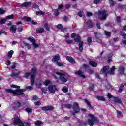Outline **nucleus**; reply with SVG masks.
Wrapping results in <instances>:
<instances>
[{
  "label": "nucleus",
  "mask_w": 126,
  "mask_h": 126,
  "mask_svg": "<svg viewBox=\"0 0 126 126\" xmlns=\"http://www.w3.org/2000/svg\"><path fill=\"white\" fill-rule=\"evenodd\" d=\"M89 64L93 67H96L97 66V63L94 61H90Z\"/></svg>",
  "instance_id": "nucleus-21"
},
{
  "label": "nucleus",
  "mask_w": 126,
  "mask_h": 126,
  "mask_svg": "<svg viewBox=\"0 0 126 126\" xmlns=\"http://www.w3.org/2000/svg\"><path fill=\"white\" fill-rule=\"evenodd\" d=\"M30 5H31V2H26L21 4V7H27Z\"/></svg>",
  "instance_id": "nucleus-15"
},
{
  "label": "nucleus",
  "mask_w": 126,
  "mask_h": 126,
  "mask_svg": "<svg viewBox=\"0 0 126 126\" xmlns=\"http://www.w3.org/2000/svg\"><path fill=\"white\" fill-rule=\"evenodd\" d=\"M97 99L99 100V101H105V97L104 96H99L97 97Z\"/></svg>",
  "instance_id": "nucleus-35"
},
{
  "label": "nucleus",
  "mask_w": 126,
  "mask_h": 126,
  "mask_svg": "<svg viewBox=\"0 0 126 126\" xmlns=\"http://www.w3.org/2000/svg\"><path fill=\"white\" fill-rule=\"evenodd\" d=\"M26 89H28V90H33V87L28 86L26 88Z\"/></svg>",
  "instance_id": "nucleus-54"
},
{
  "label": "nucleus",
  "mask_w": 126,
  "mask_h": 126,
  "mask_svg": "<svg viewBox=\"0 0 126 126\" xmlns=\"http://www.w3.org/2000/svg\"><path fill=\"white\" fill-rule=\"evenodd\" d=\"M71 37L74 38L75 42L78 43L80 41V36L75 33H72L71 35Z\"/></svg>",
  "instance_id": "nucleus-9"
},
{
  "label": "nucleus",
  "mask_w": 126,
  "mask_h": 126,
  "mask_svg": "<svg viewBox=\"0 0 126 126\" xmlns=\"http://www.w3.org/2000/svg\"><path fill=\"white\" fill-rule=\"evenodd\" d=\"M113 99L115 103H117L118 104H122V101H121V99L118 98V97H114Z\"/></svg>",
  "instance_id": "nucleus-20"
},
{
  "label": "nucleus",
  "mask_w": 126,
  "mask_h": 126,
  "mask_svg": "<svg viewBox=\"0 0 126 126\" xmlns=\"http://www.w3.org/2000/svg\"><path fill=\"white\" fill-rule=\"evenodd\" d=\"M124 86H125V85H123V84H121L120 85V87L118 90L119 93H121V92H123V89H124Z\"/></svg>",
  "instance_id": "nucleus-25"
},
{
  "label": "nucleus",
  "mask_w": 126,
  "mask_h": 126,
  "mask_svg": "<svg viewBox=\"0 0 126 126\" xmlns=\"http://www.w3.org/2000/svg\"><path fill=\"white\" fill-rule=\"evenodd\" d=\"M41 109L42 111H51V110H54V108L53 106L51 105H48L44 107H42Z\"/></svg>",
  "instance_id": "nucleus-10"
},
{
  "label": "nucleus",
  "mask_w": 126,
  "mask_h": 126,
  "mask_svg": "<svg viewBox=\"0 0 126 126\" xmlns=\"http://www.w3.org/2000/svg\"><path fill=\"white\" fill-rule=\"evenodd\" d=\"M25 110L26 111V112H27L28 114H29L30 113H32V112H33V109H32V108H26Z\"/></svg>",
  "instance_id": "nucleus-31"
},
{
  "label": "nucleus",
  "mask_w": 126,
  "mask_h": 126,
  "mask_svg": "<svg viewBox=\"0 0 126 126\" xmlns=\"http://www.w3.org/2000/svg\"><path fill=\"white\" fill-rule=\"evenodd\" d=\"M2 34H4V35H6L7 34L6 32L3 31H0V35H1Z\"/></svg>",
  "instance_id": "nucleus-56"
},
{
  "label": "nucleus",
  "mask_w": 126,
  "mask_h": 126,
  "mask_svg": "<svg viewBox=\"0 0 126 126\" xmlns=\"http://www.w3.org/2000/svg\"><path fill=\"white\" fill-rule=\"evenodd\" d=\"M16 25H12L11 26L10 30L12 32V33H16Z\"/></svg>",
  "instance_id": "nucleus-18"
},
{
  "label": "nucleus",
  "mask_w": 126,
  "mask_h": 126,
  "mask_svg": "<svg viewBox=\"0 0 126 126\" xmlns=\"http://www.w3.org/2000/svg\"><path fill=\"white\" fill-rule=\"evenodd\" d=\"M96 26H97L98 29H101V27H100V23L99 22H97L96 23Z\"/></svg>",
  "instance_id": "nucleus-63"
},
{
  "label": "nucleus",
  "mask_w": 126,
  "mask_h": 126,
  "mask_svg": "<svg viewBox=\"0 0 126 126\" xmlns=\"http://www.w3.org/2000/svg\"><path fill=\"white\" fill-rule=\"evenodd\" d=\"M59 10H58V9H55L54 10V15L58 16V15H59Z\"/></svg>",
  "instance_id": "nucleus-46"
},
{
  "label": "nucleus",
  "mask_w": 126,
  "mask_h": 126,
  "mask_svg": "<svg viewBox=\"0 0 126 126\" xmlns=\"http://www.w3.org/2000/svg\"><path fill=\"white\" fill-rule=\"evenodd\" d=\"M56 64L58 65V66H63V63L60 62H57L56 63Z\"/></svg>",
  "instance_id": "nucleus-42"
},
{
  "label": "nucleus",
  "mask_w": 126,
  "mask_h": 126,
  "mask_svg": "<svg viewBox=\"0 0 126 126\" xmlns=\"http://www.w3.org/2000/svg\"><path fill=\"white\" fill-rule=\"evenodd\" d=\"M73 109L75 114H77V113H78L80 111L79 107H78V103L76 102L74 103Z\"/></svg>",
  "instance_id": "nucleus-11"
},
{
  "label": "nucleus",
  "mask_w": 126,
  "mask_h": 126,
  "mask_svg": "<svg viewBox=\"0 0 126 126\" xmlns=\"http://www.w3.org/2000/svg\"><path fill=\"white\" fill-rule=\"evenodd\" d=\"M26 89H17L16 90H13L10 89H6V91L8 93H12L14 95H22L23 94V92L25 91Z\"/></svg>",
  "instance_id": "nucleus-3"
},
{
  "label": "nucleus",
  "mask_w": 126,
  "mask_h": 126,
  "mask_svg": "<svg viewBox=\"0 0 126 126\" xmlns=\"http://www.w3.org/2000/svg\"><path fill=\"white\" fill-rule=\"evenodd\" d=\"M92 41V38H91V37H88L87 39V42L88 43H91Z\"/></svg>",
  "instance_id": "nucleus-61"
},
{
  "label": "nucleus",
  "mask_w": 126,
  "mask_h": 126,
  "mask_svg": "<svg viewBox=\"0 0 126 126\" xmlns=\"http://www.w3.org/2000/svg\"><path fill=\"white\" fill-rule=\"evenodd\" d=\"M37 100H38V96L34 95L32 97L33 101H37Z\"/></svg>",
  "instance_id": "nucleus-53"
},
{
  "label": "nucleus",
  "mask_w": 126,
  "mask_h": 126,
  "mask_svg": "<svg viewBox=\"0 0 126 126\" xmlns=\"http://www.w3.org/2000/svg\"><path fill=\"white\" fill-rule=\"evenodd\" d=\"M44 31H45V30L44 29V28H39V29L36 30V32L37 33H43V32H44Z\"/></svg>",
  "instance_id": "nucleus-28"
},
{
  "label": "nucleus",
  "mask_w": 126,
  "mask_h": 126,
  "mask_svg": "<svg viewBox=\"0 0 126 126\" xmlns=\"http://www.w3.org/2000/svg\"><path fill=\"white\" fill-rule=\"evenodd\" d=\"M57 28H58V29H63V25H62L61 24H59L57 26Z\"/></svg>",
  "instance_id": "nucleus-47"
},
{
  "label": "nucleus",
  "mask_w": 126,
  "mask_h": 126,
  "mask_svg": "<svg viewBox=\"0 0 126 126\" xmlns=\"http://www.w3.org/2000/svg\"><path fill=\"white\" fill-rule=\"evenodd\" d=\"M110 69V67L109 66H106L105 67H104L100 71L101 74H104V73H106V74H108V73H109L111 75H113V74H115V66H113L109 71V69Z\"/></svg>",
  "instance_id": "nucleus-2"
},
{
  "label": "nucleus",
  "mask_w": 126,
  "mask_h": 126,
  "mask_svg": "<svg viewBox=\"0 0 126 126\" xmlns=\"http://www.w3.org/2000/svg\"><path fill=\"white\" fill-rule=\"evenodd\" d=\"M104 32L106 36H110V35H111V33L109 32H107L105 31Z\"/></svg>",
  "instance_id": "nucleus-59"
},
{
  "label": "nucleus",
  "mask_w": 126,
  "mask_h": 126,
  "mask_svg": "<svg viewBox=\"0 0 126 126\" xmlns=\"http://www.w3.org/2000/svg\"><path fill=\"white\" fill-rule=\"evenodd\" d=\"M54 76L55 78H59L62 82H66L68 80L67 77L64 74V71H63L56 72L54 74Z\"/></svg>",
  "instance_id": "nucleus-1"
},
{
  "label": "nucleus",
  "mask_w": 126,
  "mask_h": 126,
  "mask_svg": "<svg viewBox=\"0 0 126 126\" xmlns=\"http://www.w3.org/2000/svg\"><path fill=\"white\" fill-rule=\"evenodd\" d=\"M93 88H94V84H92L90 85V90H93Z\"/></svg>",
  "instance_id": "nucleus-55"
},
{
  "label": "nucleus",
  "mask_w": 126,
  "mask_h": 126,
  "mask_svg": "<svg viewBox=\"0 0 126 126\" xmlns=\"http://www.w3.org/2000/svg\"><path fill=\"white\" fill-rule=\"evenodd\" d=\"M14 125H18L19 126H24V124L21 122V120H20L18 117L14 118Z\"/></svg>",
  "instance_id": "nucleus-7"
},
{
  "label": "nucleus",
  "mask_w": 126,
  "mask_h": 126,
  "mask_svg": "<svg viewBox=\"0 0 126 126\" xmlns=\"http://www.w3.org/2000/svg\"><path fill=\"white\" fill-rule=\"evenodd\" d=\"M28 40H29V41H30V42H32V44L33 43H34L35 42H36V41L35 40V39L34 38H33L32 37H30L28 38Z\"/></svg>",
  "instance_id": "nucleus-29"
},
{
  "label": "nucleus",
  "mask_w": 126,
  "mask_h": 126,
  "mask_svg": "<svg viewBox=\"0 0 126 126\" xmlns=\"http://www.w3.org/2000/svg\"><path fill=\"white\" fill-rule=\"evenodd\" d=\"M34 104H35V106H40V105H41V104H42V102L40 101H38L37 102H34Z\"/></svg>",
  "instance_id": "nucleus-48"
},
{
  "label": "nucleus",
  "mask_w": 126,
  "mask_h": 126,
  "mask_svg": "<svg viewBox=\"0 0 126 126\" xmlns=\"http://www.w3.org/2000/svg\"><path fill=\"white\" fill-rule=\"evenodd\" d=\"M14 51L13 50H10L8 53L7 56L8 58H12V55H13Z\"/></svg>",
  "instance_id": "nucleus-24"
},
{
  "label": "nucleus",
  "mask_w": 126,
  "mask_h": 126,
  "mask_svg": "<svg viewBox=\"0 0 126 126\" xmlns=\"http://www.w3.org/2000/svg\"><path fill=\"white\" fill-rule=\"evenodd\" d=\"M44 27H45V29H46V30H47V31H49L50 30V25H49L48 24V23H45L44 24Z\"/></svg>",
  "instance_id": "nucleus-32"
},
{
  "label": "nucleus",
  "mask_w": 126,
  "mask_h": 126,
  "mask_svg": "<svg viewBox=\"0 0 126 126\" xmlns=\"http://www.w3.org/2000/svg\"><path fill=\"white\" fill-rule=\"evenodd\" d=\"M62 91H63V92H64V93H66V92L68 91L67 87L66 86L63 87L62 88Z\"/></svg>",
  "instance_id": "nucleus-34"
},
{
  "label": "nucleus",
  "mask_w": 126,
  "mask_h": 126,
  "mask_svg": "<svg viewBox=\"0 0 126 126\" xmlns=\"http://www.w3.org/2000/svg\"><path fill=\"white\" fill-rule=\"evenodd\" d=\"M35 14L36 15H39V14H40L41 15H44V14H45V12L42 11H36Z\"/></svg>",
  "instance_id": "nucleus-30"
},
{
  "label": "nucleus",
  "mask_w": 126,
  "mask_h": 126,
  "mask_svg": "<svg viewBox=\"0 0 126 126\" xmlns=\"http://www.w3.org/2000/svg\"><path fill=\"white\" fill-rule=\"evenodd\" d=\"M21 107V103L19 102H16L13 104V107L16 108H20Z\"/></svg>",
  "instance_id": "nucleus-17"
},
{
  "label": "nucleus",
  "mask_w": 126,
  "mask_h": 126,
  "mask_svg": "<svg viewBox=\"0 0 126 126\" xmlns=\"http://www.w3.org/2000/svg\"><path fill=\"white\" fill-rule=\"evenodd\" d=\"M18 32H19V33H20V32H22V31L23 30V26H21L18 28Z\"/></svg>",
  "instance_id": "nucleus-41"
},
{
  "label": "nucleus",
  "mask_w": 126,
  "mask_h": 126,
  "mask_svg": "<svg viewBox=\"0 0 126 126\" xmlns=\"http://www.w3.org/2000/svg\"><path fill=\"white\" fill-rule=\"evenodd\" d=\"M72 40H66V42L67 43V44H71V43H72Z\"/></svg>",
  "instance_id": "nucleus-62"
},
{
  "label": "nucleus",
  "mask_w": 126,
  "mask_h": 126,
  "mask_svg": "<svg viewBox=\"0 0 126 126\" xmlns=\"http://www.w3.org/2000/svg\"><path fill=\"white\" fill-rule=\"evenodd\" d=\"M93 26V23H92V21H90V20H88L87 21V26L88 27H89L90 28H91L92 26Z\"/></svg>",
  "instance_id": "nucleus-19"
},
{
  "label": "nucleus",
  "mask_w": 126,
  "mask_h": 126,
  "mask_svg": "<svg viewBox=\"0 0 126 126\" xmlns=\"http://www.w3.org/2000/svg\"><path fill=\"white\" fill-rule=\"evenodd\" d=\"M124 71H125V68L123 67H120L119 69L120 74H124Z\"/></svg>",
  "instance_id": "nucleus-23"
},
{
  "label": "nucleus",
  "mask_w": 126,
  "mask_h": 126,
  "mask_svg": "<svg viewBox=\"0 0 126 126\" xmlns=\"http://www.w3.org/2000/svg\"><path fill=\"white\" fill-rule=\"evenodd\" d=\"M31 74V85L33 86L34 85V83H35V78L37 74V70L36 69V68H33L32 69Z\"/></svg>",
  "instance_id": "nucleus-5"
},
{
  "label": "nucleus",
  "mask_w": 126,
  "mask_h": 126,
  "mask_svg": "<svg viewBox=\"0 0 126 126\" xmlns=\"http://www.w3.org/2000/svg\"><path fill=\"white\" fill-rule=\"evenodd\" d=\"M50 83H51V81H50V80H46L44 82V84L46 86H48V85H49V84H50Z\"/></svg>",
  "instance_id": "nucleus-38"
},
{
  "label": "nucleus",
  "mask_w": 126,
  "mask_h": 126,
  "mask_svg": "<svg viewBox=\"0 0 126 126\" xmlns=\"http://www.w3.org/2000/svg\"><path fill=\"white\" fill-rule=\"evenodd\" d=\"M33 8H36L37 9H39V6L38 5H33L32 6Z\"/></svg>",
  "instance_id": "nucleus-60"
},
{
  "label": "nucleus",
  "mask_w": 126,
  "mask_h": 126,
  "mask_svg": "<svg viewBox=\"0 0 126 126\" xmlns=\"http://www.w3.org/2000/svg\"><path fill=\"white\" fill-rule=\"evenodd\" d=\"M107 16H108L107 11L103 10L98 11V18L101 19V20H105L107 18Z\"/></svg>",
  "instance_id": "nucleus-6"
},
{
  "label": "nucleus",
  "mask_w": 126,
  "mask_h": 126,
  "mask_svg": "<svg viewBox=\"0 0 126 126\" xmlns=\"http://www.w3.org/2000/svg\"><path fill=\"white\" fill-rule=\"evenodd\" d=\"M23 19H25V20H26L28 22H30V21H31V18H30V17H29L24 16L23 17Z\"/></svg>",
  "instance_id": "nucleus-37"
},
{
  "label": "nucleus",
  "mask_w": 126,
  "mask_h": 126,
  "mask_svg": "<svg viewBox=\"0 0 126 126\" xmlns=\"http://www.w3.org/2000/svg\"><path fill=\"white\" fill-rule=\"evenodd\" d=\"M83 68L85 69L86 70V71H87V72H88V73H89L90 74H92V73H93V70L89 69V66H88V65L86 64H84L83 65Z\"/></svg>",
  "instance_id": "nucleus-12"
},
{
  "label": "nucleus",
  "mask_w": 126,
  "mask_h": 126,
  "mask_svg": "<svg viewBox=\"0 0 126 126\" xmlns=\"http://www.w3.org/2000/svg\"><path fill=\"white\" fill-rule=\"evenodd\" d=\"M35 43L36 42H34L32 43V46H33L34 49H35V48H38V47H39V45L36 44Z\"/></svg>",
  "instance_id": "nucleus-49"
},
{
  "label": "nucleus",
  "mask_w": 126,
  "mask_h": 126,
  "mask_svg": "<svg viewBox=\"0 0 126 126\" xmlns=\"http://www.w3.org/2000/svg\"><path fill=\"white\" fill-rule=\"evenodd\" d=\"M90 119L88 120V124L89 126H92L95 123H99V120L97 117L92 114H89Z\"/></svg>",
  "instance_id": "nucleus-4"
},
{
  "label": "nucleus",
  "mask_w": 126,
  "mask_h": 126,
  "mask_svg": "<svg viewBox=\"0 0 126 126\" xmlns=\"http://www.w3.org/2000/svg\"><path fill=\"white\" fill-rule=\"evenodd\" d=\"M120 35H121V36H122V37L124 39H126V34L125 33H124V32L121 31L120 32Z\"/></svg>",
  "instance_id": "nucleus-36"
},
{
  "label": "nucleus",
  "mask_w": 126,
  "mask_h": 126,
  "mask_svg": "<svg viewBox=\"0 0 126 126\" xmlns=\"http://www.w3.org/2000/svg\"><path fill=\"white\" fill-rule=\"evenodd\" d=\"M83 15V11H80L78 13V16H79L80 17H82V15Z\"/></svg>",
  "instance_id": "nucleus-45"
},
{
  "label": "nucleus",
  "mask_w": 126,
  "mask_h": 126,
  "mask_svg": "<svg viewBox=\"0 0 126 126\" xmlns=\"http://www.w3.org/2000/svg\"><path fill=\"white\" fill-rule=\"evenodd\" d=\"M11 87L12 88H16L17 89H20V86L15 85H13V84L11 85Z\"/></svg>",
  "instance_id": "nucleus-40"
},
{
  "label": "nucleus",
  "mask_w": 126,
  "mask_h": 126,
  "mask_svg": "<svg viewBox=\"0 0 126 126\" xmlns=\"http://www.w3.org/2000/svg\"><path fill=\"white\" fill-rule=\"evenodd\" d=\"M101 0H94V3H95V4H98V3H100Z\"/></svg>",
  "instance_id": "nucleus-52"
},
{
  "label": "nucleus",
  "mask_w": 126,
  "mask_h": 126,
  "mask_svg": "<svg viewBox=\"0 0 126 126\" xmlns=\"http://www.w3.org/2000/svg\"><path fill=\"white\" fill-rule=\"evenodd\" d=\"M84 73V72L81 71V70H80L75 72V74H76V75H79L82 78H85V76L83 75Z\"/></svg>",
  "instance_id": "nucleus-13"
},
{
  "label": "nucleus",
  "mask_w": 126,
  "mask_h": 126,
  "mask_svg": "<svg viewBox=\"0 0 126 126\" xmlns=\"http://www.w3.org/2000/svg\"><path fill=\"white\" fill-rule=\"evenodd\" d=\"M83 42H80L79 44V51L81 52L82 50H83Z\"/></svg>",
  "instance_id": "nucleus-26"
},
{
  "label": "nucleus",
  "mask_w": 126,
  "mask_h": 126,
  "mask_svg": "<svg viewBox=\"0 0 126 126\" xmlns=\"http://www.w3.org/2000/svg\"><path fill=\"white\" fill-rule=\"evenodd\" d=\"M16 64H16V63H15V62L13 63L12 65L11 68L12 69H14V68H15V67H16Z\"/></svg>",
  "instance_id": "nucleus-44"
},
{
  "label": "nucleus",
  "mask_w": 126,
  "mask_h": 126,
  "mask_svg": "<svg viewBox=\"0 0 126 126\" xmlns=\"http://www.w3.org/2000/svg\"><path fill=\"white\" fill-rule=\"evenodd\" d=\"M20 73V72L17 70H16L12 74H11V76H16V75H18Z\"/></svg>",
  "instance_id": "nucleus-22"
},
{
  "label": "nucleus",
  "mask_w": 126,
  "mask_h": 126,
  "mask_svg": "<svg viewBox=\"0 0 126 126\" xmlns=\"http://www.w3.org/2000/svg\"><path fill=\"white\" fill-rule=\"evenodd\" d=\"M42 91L43 93H47L48 90L46 88H42Z\"/></svg>",
  "instance_id": "nucleus-50"
},
{
  "label": "nucleus",
  "mask_w": 126,
  "mask_h": 126,
  "mask_svg": "<svg viewBox=\"0 0 126 126\" xmlns=\"http://www.w3.org/2000/svg\"><path fill=\"white\" fill-rule=\"evenodd\" d=\"M85 102L86 103L87 106H88L89 109H92V106H91V104L89 102H88V100L87 99H85Z\"/></svg>",
  "instance_id": "nucleus-33"
},
{
  "label": "nucleus",
  "mask_w": 126,
  "mask_h": 126,
  "mask_svg": "<svg viewBox=\"0 0 126 126\" xmlns=\"http://www.w3.org/2000/svg\"><path fill=\"white\" fill-rule=\"evenodd\" d=\"M5 22H6V19H2L0 21V23L2 24H4V23H5Z\"/></svg>",
  "instance_id": "nucleus-58"
},
{
  "label": "nucleus",
  "mask_w": 126,
  "mask_h": 126,
  "mask_svg": "<svg viewBox=\"0 0 126 126\" xmlns=\"http://www.w3.org/2000/svg\"><path fill=\"white\" fill-rule=\"evenodd\" d=\"M123 117V114L121 111H117V118H122Z\"/></svg>",
  "instance_id": "nucleus-27"
},
{
  "label": "nucleus",
  "mask_w": 126,
  "mask_h": 126,
  "mask_svg": "<svg viewBox=\"0 0 126 126\" xmlns=\"http://www.w3.org/2000/svg\"><path fill=\"white\" fill-rule=\"evenodd\" d=\"M6 19H13L14 16L13 15H9L6 17Z\"/></svg>",
  "instance_id": "nucleus-39"
},
{
  "label": "nucleus",
  "mask_w": 126,
  "mask_h": 126,
  "mask_svg": "<svg viewBox=\"0 0 126 126\" xmlns=\"http://www.w3.org/2000/svg\"><path fill=\"white\" fill-rule=\"evenodd\" d=\"M66 59L67 61H68V62H69L71 63H75V60H74V59L72 57L70 56H67L66 57Z\"/></svg>",
  "instance_id": "nucleus-14"
},
{
  "label": "nucleus",
  "mask_w": 126,
  "mask_h": 126,
  "mask_svg": "<svg viewBox=\"0 0 126 126\" xmlns=\"http://www.w3.org/2000/svg\"><path fill=\"white\" fill-rule=\"evenodd\" d=\"M29 75H30V73H26L25 74V78H28V77H29Z\"/></svg>",
  "instance_id": "nucleus-57"
},
{
  "label": "nucleus",
  "mask_w": 126,
  "mask_h": 126,
  "mask_svg": "<svg viewBox=\"0 0 126 126\" xmlns=\"http://www.w3.org/2000/svg\"><path fill=\"white\" fill-rule=\"evenodd\" d=\"M5 64H6V65L9 66V65H10V64H11V62L9 60H7V61H6Z\"/></svg>",
  "instance_id": "nucleus-43"
},
{
  "label": "nucleus",
  "mask_w": 126,
  "mask_h": 126,
  "mask_svg": "<svg viewBox=\"0 0 126 126\" xmlns=\"http://www.w3.org/2000/svg\"><path fill=\"white\" fill-rule=\"evenodd\" d=\"M4 13H5V10L0 8V14H4Z\"/></svg>",
  "instance_id": "nucleus-51"
},
{
  "label": "nucleus",
  "mask_w": 126,
  "mask_h": 126,
  "mask_svg": "<svg viewBox=\"0 0 126 126\" xmlns=\"http://www.w3.org/2000/svg\"><path fill=\"white\" fill-rule=\"evenodd\" d=\"M48 90L50 93H55L58 90V89L56 85H51L48 86Z\"/></svg>",
  "instance_id": "nucleus-8"
},
{
  "label": "nucleus",
  "mask_w": 126,
  "mask_h": 126,
  "mask_svg": "<svg viewBox=\"0 0 126 126\" xmlns=\"http://www.w3.org/2000/svg\"><path fill=\"white\" fill-rule=\"evenodd\" d=\"M63 7V5H58V9L61 10Z\"/></svg>",
  "instance_id": "nucleus-64"
},
{
  "label": "nucleus",
  "mask_w": 126,
  "mask_h": 126,
  "mask_svg": "<svg viewBox=\"0 0 126 126\" xmlns=\"http://www.w3.org/2000/svg\"><path fill=\"white\" fill-rule=\"evenodd\" d=\"M60 60V55L59 54H57L54 56L53 59H52L53 63H56L57 61H59Z\"/></svg>",
  "instance_id": "nucleus-16"
}]
</instances>
